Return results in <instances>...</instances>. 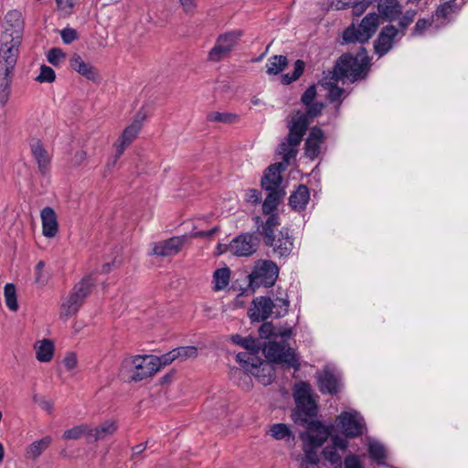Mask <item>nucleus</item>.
<instances>
[{"mask_svg": "<svg viewBox=\"0 0 468 468\" xmlns=\"http://www.w3.org/2000/svg\"><path fill=\"white\" fill-rule=\"evenodd\" d=\"M149 358L154 361L155 367H157V371H159L161 367H165L176 360L173 350L160 356H149Z\"/></svg>", "mask_w": 468, "mask_h": 468, "instance_id": "50", "label": "nucleus"}, {"mask_svg": "<svg viewBox=\"0 0 468 468\" xmlns=\"http://www.w3.org/2000/svg\"><path fill=\"white\" fill-rule=\"evenodd\" d=\"M229 56V52L225 48L218 39L215 46L210 49L207 55V60L211 62H218Z\"/></svg>", "mask_w": 468, "mask_h": 468, "instance_id": "46", "label": "nucleus"}, {"mask_svg": "<svg viewBox=\"0 0 468 468\" xmlns=\"http://www.w3.org/2000/svg\"><path fill=\"white\" fill-rule=\"evenodd\" d=\"M243 35L244 32L241 29H236L220 34L217 39L230 54L237 48Z\"/></svg>", "mask_w": 468, "mask_h": 468, "instance_id": "34", "label": "nucleus"}, {"mask_svg": "<svg viewBox=\"0 0 468 468\" xmlns=\"http://www.w3.org/2000/svg\"><path fill=\"white\" fill-rule=\"evenodd\" d=\"M335 425L333 423H325L324 421V442L326 439L331 436L332 447L334 450H340L342 452H346L348 448L347 438L341 437L338 434L332 435L333 431L335 430Z\"/></svg>", "mask_w": 468, "mask_h": 468, "instance_id": "33", "label": "nucleus"}, {"mask_svg": "<svg viewBox=\"0 0 468 468\" xmlns=\"http://www.w3.org/2000/svg\"><path fill=\"white\" fill-rule=\"evenodd\" d=\"M61 38L65 44H70L78 39V33L75 29L66 27L60 32Z\"/></svg>", "mask_w": 468, "mask_h": 468, "instance_id": "59", "label": "nucleus"}, {"mask_svg": "<svg viewBox=\"0 0 468 468\" xmlns=\"http://www.w3.org/2000/svg\"><path fill=\"white\" fill-rule=\"evenodd\" d=\"M292 398L295 407L292 410L291 418L296 425L306 428L299 434L303 452L300 467H318L320 457L317 450L322 447V420H314L317 416L318 405L314 399L311 385L305 381L294 383Z\"/></svg>", "mask_w": 468, "mask_h": 468, "instance_id": "1", "label": "nucleus"}, {"mask_svg": "<svg viewBox=\"0 0 468 468\" xmlns=\"http://www.w3.org/2000/svg\"><path fill=\"white\" fill-rule=\"evenodd\" d=\"M69 66L89 80L96 81L99 78L98 70L91 64L85 62L79 54L72 55Z\"/></svg>", "mask_w": 468, "mask_h": 468, "instance_id": "23", "label": "nucleus"}, {"mask_svg": "<svg viewBox=\"0 0 468 468\" xmlns=\"http://www.w3.org/2000/svg\"><path fill=\"white\" fill-rule=\"evenodd\" d=\"M90 425L83 423L80 425H76L70 429L66 430L62 434V439L64 440H79L82 436H85L87 443H89V433Z\"/></svg>", "mask_w": 468, "mask_h": 468, "instance_id": "40", "label": "nucleus"}, {"mask_svg": "<svg viewBox=\"0 0 468 468\" xmlns=\"http://www.w3.org/2000/svg\"><path fill=\"white\" fill-rule=\"evenodd\" d=\"M5 300L6 306L13 312L18 310L16 290L13 283H6L5 286Z\"/></svg>", "mask_w": 468, "mask_h": 468, "instance_id": "45", "label": "nucleus"}, {"mask_svg": "<svg viewBox=\"0 0 468 468\" xmlns=\"http://www.w3.org/2000/svg\"><path fill=\"white\" fill-rule=\"evenodd\" d=\"M259 328V335L261 339H267L271 336L276 337V326L271 322H265Z\"/></svg>", "mask_w": 468, "mask_h": 468, "instance_id": "55", "label": "nucleus"}, {"mask_svg": "<svg viewBox=\"0 0 468 468\" xmlns=\"http://www.w3.org/2000/svg\"><path fill=\"white\" fill-rule=\"evenodd\" d=\"M328 80V81H324V90L327 91L325 97L331 103L335 104L336 112H338L346 90L337 85L339 81Z\"/></svg>", "mask_w": 468, "mask_h": 468, "instance_id": "30", "label": "nucleus"}, {"mask_svg": "<svg viewBox=\"0 0 468 468\" xmlns=\"http://www.w3.org/2000/svg\"><path fill=\"white\" fill-rule=\"evenodd\" d=\"M290 302L287 299L276 298L274 301L273 314L275 317H282L288 313Z\"/></svg>", "mask_w": 468, "mask_h": 468, "instance_id": "54", "label": "nucleus"}, {"mask_svg": "<svg viewBox=\"0 0 468 468\" xmlns=\"http://www.w3.org/2000/svg\"><path fill=\"white\" fill-rule=\"evenodd\" d=\"M316 86H309L301 97L302 103L305 106L306 115L310 118H315L322 112V102L314 101L316 97Z\"/></svg>", "mask_w": 468, "mask_h": 468, "instance_id": "21", "label": "nucleus"}, {"mask_svg": "<svg viewBox=\"0 0 468 468\" xmlns=\"http://www.w3.org/2000/svg\"><path fill=\"white\" fill-rule=\"evenodd\" d=\"M261 239L257 233H241L229 244V251L239 257H250L254 254Z\"/></svg>", "mask_w": 468, "mask_h": 468, "instance_id": "10", "label": "nucleus"}, {"mask_svg": "<svg viewBox=\"0 0 468 468\" xmlns=\"http://www.w3.org/2000/svg\"><path fill=\"white\" fill-rule=\"evenodd\" d=\"M30 152L37 165L38 172L42 176L48 174L50 170L51 157L49 156L43 143L38 138L29 140Z\"/></svg>", "mask_w": 468, "mask_h": 468, "instance_id": "16", "label": "nucleus"}, {"mask_svg": "<svg viewBox=\"0 0 468 468\" xmlns=\"http://www.w3.org/2000/svg\"><path fill=\"white\" fill-rule=\"evenodd\" d=\"M0 41V103L5 106L9 100L10 86L21 40L12 37V34L2 33Z\"/></svg>", "mask_w": 468, "mask_h": 468, "instance_id": "3", "label": "nucleus"}, {"mask_svg": "<svg viewBox=\"0 0 468 468\" xmlns=\"http://www.w3.org/2000/svg\"><path fill=\"white\" fill-rule=\"evenodd\" d=\"M343 372L329 364L324 366V394L327 393L337 399L345 389Z\"/></svg>", "mask_w": 468, "mask_h": 468, "instance_id": "13", "label": "nucleus"}, {"mask_svg": "<svg viewBox=\"0 0 468 468\" xmlns=\"http://www.w3.org/2000/svg\"><path fill=\"white\" fill-rule=\"evenodd\" d=\"M176 359H180L181 361L186 360L187 358H195L197 356V348L193 346H180L173 349Z\"/></svg>", "mask_w": 468, "mask_h": 468, "instance_id": "48", "label": "nucleus"}, {"mask_svg": "<svg viewBox=\"0 0 468 468\" xmlns=\"http://www.w3.org/2000/svg\"><path fill=\"white\" fill-rule=\"evenodd\" d=\"M145 114L142 112H137L133 122L127 126L120 135L118 139L125 142L128 144H131L132 142L137 137L139 132L142 129L143 122L145 120Z\"/></svg>", "mask_w": 468, "mask_h": 468, "instance_id": "29", "label": "nucleus"}, {"mask_svg": "<svg viewBox=\"0 0 468 468\" xmlns=\"http://www.w3.org/2000/svg\"><path fill=\"white\" fill-rule=\"evenodd\" d=\"M52 438L50 436H46L40 440L35 441L27 448V458L36 460L49 447Z\"/></svg>", "mask_w": 468, "mask_h": 468, "instance_id": "37", "label": "nucleus"}, {"mask_svg": "<svg viewBox=\"0 0 468 468\" xmlns=\"http://www.w3.org/2000/svg\"><path fill=\"white\" fill-rule=\"evenodd\" d=\"M324 460H327L334 468H342V457L334 448H324Z\"/></svg>", "mask_w": 468, "mask_h": 468, "instance_id": "49", "label": "nucleus"}, {"mask_svg": "<svg viewBox=\"0 0 468 468\" xmlns=\"http://www.w3.org/2000/svg\"><path fill=\"white\" fill-rule=\"evenodd\" d=\"M218 231H219V227L216 226V227H214L213 229H211L209 230H201V231L194 232V233L191 234V236L193 238H207V239H210Z\"/></svg>", "mask_w": 468, "mask_h": 468, "instance_id": "63", "label": "nucleus"}, {"mask_svg": "<svg viewBox=\"0 0 468 468\" xmlns=\"http://www.w3.org/2000/svg\"><path fill=\"white\" fill-rule=\"evenodd\" d=\"M207 120L208 122L233 124L239 121V115L232 112H211L207 114Z\"/></svg>", "mask_w": 468, "mask_h": 468, "instance_id": "42", "label": "nucleus"}, {"mask_svg": "<svg viewBox=\"0 0 468 468\" xmlns=\"http://www.w3.org/2000/svg\"><path fill=\"white\" fill-rule=\"evenodd\" d=\"M42 233L46 238H54L58 232V218L55 210L45 207L40 212Z\"/></svg>", "mask_w": 468, "mask_h": 468, "instance_id": "19", "label": "nucleus"}, {"mask_svg": "<svg viewBox=\"0 0 468 468\" xmlns=\"http://www.w3.org/2000/svg\"><path fill=\"white\" fill-rule=\"evenodd\" d=\"M66 54L58 48H51L48 53V61L53 66H58L60 59L64 58Z\"/></svg>", "mask_w": 468, "mask_h": 468, "instance_id": "57", "label": "nucleus"}, {"mask_svg": "<svg viewBox=\"0 0 468 468\" xmlns=\"http://www.w3.org/2000/svg\"><path fill=\"white\" fill-rule=\"evenodd\" d=\"M335 425L348 439L358 438L367 431L365 418L356 410L342 411L336 417Z\"/></svg>", "mask_w": 468, "mask_h": 468, "instance_id": "9", "label": "nucleus"}, {"mask_svg": "<svg viewBox=\"0 0 468 468\" xmlns=\"http://www.w3.org/2000/svg\"><path fill=\"white\" fill-rule=\"evenodd\" d=\"M465 1H462L461 3H457L456 0H448L441 5H439L434 11L433 17L437 19H443L444 21L451 22L452 21V16L458 15Z\"/></svg>", "mask_w": 468, "mask_h": 468, "instance_id": "25", "label": "nucleus"}, {"mask_svg": "<svg viewBox=\"0 0 468 468\" xmlns=\"http://www.w3.org/2000/svg\"><path fill=\"white\" fill-rule=\"evenodd\" d=\"M280 225L279 216L273 215L267 218L262 231L263 242L266 246L271 247L273 253L282 258L291 254L293 249V239L288 228H282L278 235L274 229Z\"/></svg>", "mask_w": 468, "mask_h": 468, "instance_id": "4", "label": "nucleus"}, {"mask_svg": "<svg viewBox=\"0 0 468 468\" xmlns=\"http://www.w3.org/2000/svg\"><path fill=\"white\" fill-rule=\"evenodd\" d=\"M370 459L378 465L386 464L387 451L383 444L374 441L368 444Z\"/></svg>", "mask_w": 468, "mask_h": 468, "instance_id": "39", "label": "nucleus"}, {"mask_svg": "<svg viewBox=\"0 0 468 468\" xmlns=\"http://www.w3.org/2000/svg\"><path fill=\"white\" fill-rule=\"evenodd\" d=\"M233 343L244 347L248 351L259 353L261 349V343L253 337H242L239 335H232Z\"/></svg>", "mask_w": 468, "mask_h": 468, "instance_id": "41", "label": "nucleus"}, {"mask_svg": "<svg viewBox=\"0 0 468 468\" xmlns=\"http://www.w3.org/2000/svg\"><path fill=\"white\" fill-rule=\"evenodd\" d=\"M305 69V62L302 59H297L294 63V69L292 75L298 80L303 75Z\"/></svg>", "mask_w": 468, "mask_h": 468, "instance_id": "64", "label": "nucleus"}, {"mask_svg": "<svg viewBox=\"0 0 468 468\" xmlns=\"http://www.w3.org/2000/svg\"><path fill=\"white\" fill-rule=\"evenodd\" d=\"M378 11L379 17L393 22L402 14V5L398 0H378Z\"/></svg>", "mask_w": 468, "mask_h": 468, "instance_id": "20", "label": "nucleus"}, {"mask_svg": "<svg viewBox=\"0 0 468 468\" xmlns=\"http://www.w3.org/2000/svg\"><path fill=\"white\" fill-rule=\"evenodd\" d=\"M156 372L157 367L149 356H135L122 361L120 376L127 382H140Z\"/></svg>", "mask_w": 468, "mask_h": 468, "instance_id": "5", "label": "nucleus"}, {"mask_svg": "<svg viewBox=\"0 0 468 468\" xmlns=\"http://www.w3.org/2000/svg\"><path fill=\"white\" fill-rule=\"evenodd\" d=\"M322 142V129L314 127L305 142V152L309 156H315L319 153V143Z\"/></svg>", "mask_w": 468, "mask_h": 468, "instance_id": "35", "label": "nucleus"}, {"mask_svg": "<svg viewBox=\"0 0 468 468\" xmlns=\"http://www.w3.org/2000/svg\"><path fill=\"white\" fill-rule=\"evenodd\" d=\"M399 30L393 25H388L381 28L377 39L374 41V51L378 57L386 55L393 47L394 39Z\"/></svg>", "mask_w": 468, "mask_h": 468, "instance_id": "15", "label": "nucleus"}, {"mask_svg": "<svg viewBox=\"0 0 468 468\" xmlns=\"http://www.w3.org/2000/svg\"><path fill=\"white\" fill-rule=\"evenodd\" d=\"M257 353L252 351L250 352H239L236 356L237 362L244 367L247 371L250 372V369L252 367V364L256 363L260 357L256 356Z\"/></svg>", "mask_w": 468, "mask_h": 468, "instance_id": "47", "label": "nucleus"}, {"mask_svg": "<svg viewBox=\"0 0 468 468\" xmlns=\"http://www.w3.org/2000/svg\"><path fill=\"white\" fill-rule=\"evenodd\" d=\"M84 300L76 292L71 290L69 297L61 303L59 317L67 320L75 315L84 303Z\"/></svg>", "mask_w": 468, "mask_h": 468, "instance_id": "26", "label": "nucleus"}, {"mask_svg": "<svg viewBox=\"0 0 468 468\" xmlns=\"http://www.w3.org/2000/svg\"><path fill=\"white\" fill-rule=\"evenodd\" d=\"M63 364L68 370L75 368L77 365L76 355L72 352L68 353L63 359Z\"/></svg>", "mask_w": 468, "mask_h": 468, "instance_id": "61", "label": "nucleus"}, {"mask_svg": "<svg viewBox=\"0 0 468 468\" xmlns=\"http://www.w3.org/2000/svg\"><path fill=\"white\" fill-rule=\"evenodd\" d=\"M117 430V422L112 420H105L95 428L90 426L89 443L105 440L107 437L113 435Z\"/></svg>", "mask_w": 468, "mask_h": 468, "instance_id": "22", "label": "nucleus"}, {"mask_svg": "<svg viewBox=\"0 0 468 468\" xmlns=\"http://www.w3.org/2000/svg\"><path fill=\"white\" fill-rule=\"evenodd\" d=\"M293 147L294 146H292L291 144H289L288 141H287V144L282 143L279 145L278 154L282 155V161L281 163H285L286 167L288 166L290 160L292 157H294L295 154H297V151L295 149H293Z\"/></svg>", "mask_w": 468, "mask_h": 468, "instance_id": "51", "label": "nucleus"}, {"mask_svg": "<svg viewBox=\"0 0 468 468\" xmlns=\"http://www.w3.org/2000/svg\"><path fill=\"white\" fill-rule=\"evenodd\" d=\"M288 64L289 61L286 56L274 55L269 58V62L266 64V73L278 75L288 67Z\"/></svg>", "mask_w": 468, "mask_h": 468, "instance_id": "36", "label": "nucleus"}, {"mask_svg": "<svg viewBox=\"0 0 468 468\" xmlns=\"http://www.w3.org/2000/svg\"><path fill=\"white\" fill-rule=\"evenodd\" d=\"M130 144H126L125 142H123V141H122L120 139L117 140V143L115 144L116 153H115V155H114L112 161L108 163V165H107L108 168H110L111 166L115 165V164L117 163L118 159L122 156V154H123V152L125 151V149Z\"/></svg>", "mask_w": 468, "mask_h": 468, "instance_id": "58", "label": "nucleus"}, {"mask_svg": "<svg viewBox=\"0 0 468 468\" xmlns=\"http://www.w3.org/2000/svg\"><path fill=\"white\" fill-rule=\"evenodd\" d=\"M370 58L367 56V49L359 47L357 52L343 53L334 64L331 70L328 71L324 80L330 79L335 81H342L343 84L355 83L358 80H365L369 71Z\"/></svg>", "mask_w": 468, "mask_h": 468, "instance_id": "2", "label": "nucleus"}, {"mask_svg": "<svg viewBox=\"0 0 468 468\" xmlns=\"http://www.w3.org/2000/svg\"><path fill=\"white\" fill-rule=\"evenodd\" d=\"M5 22L7 24V27L3 33L12 34V37H17L18 40H21L24 27V21L22 19L21 13L17 10L9 11L5 16Z\"/></svg>", "mask_w": 468, "mask_h": 468, "instance_id": "27", "label": "nucleus"}, {"mask_svg": "<svg viewBox=\"0 0 468 468\" xmlns=\"http://www.w3.org/2000/svg\"><path fill=\"white\" fill-rule=\"evenodd\" d=\"M261 193L255 188L249 189V191L246 194V200L248 202H251L254 204H258L261 202Z\"/></svg>", "mask_w": 468, "mask_h": 468, "instance_id": "62", "label": "nucleus"}, {"mask_svg": "<svg viewBox=\"0 0 468 468\" xmlns=\"http://www.w3.org/2000/svg\"><path fill=\"white\" fill-rule=\"evenodd\" d=\"M270 431L271 436L276 440H294V435L292 434L289 427L284 423H275L271 425Z\"/></svg>", "mask_w": 468, "mask_h": 468, "instance_id": "44", "label": "nucleus"}, {"mask_svg": "<svg viewBox=\"0 0 468 468\" xmlns=\"http://www.w3.org/2000/svg\"><path fill=\"white\" fill-rule=\"evenodd\" d=\"M36 358L39 362H49L54 355V344L50 339H43L34 344Z\"/></svg>", "mask_w": 468, "mask_h": 468, "instance_id": "31", "label": "nucleus"}, {"mask_svg": "<svg viewBox=\"0 0 468 468\" xmlns=\"http://www.w3.org/2000/svg\"><path fill=\"white\" fill-rule=\"evenodd\" d=\"M95 284V279L91 274L84 276L79 282H77L72 290L76 292L84 301L90 295L91 289Z\"/></svg>", "mask_w": 468, "mask_h": 468, "instance_id": "38", "label": "nucleus"}, {"mask_svg": "<svg viewBox=\"0 0 468 468\" xmlns=\"http://www.w3.org/2000/svg\"><path fill=\"white\" fill-rule=\"evenodd\" d=\"M417 12L413 9L407 10L404 15L399 20V33L402 36L405 35V31L408 27L413 22Z\"/></svg>", "mask_w": 468, "mask_h": 468, "instance_id": "52", "label": "nucleus"}, {"mask_svg": "<svg viewBox=\"0 0 468 468\" xmlns=\"http://www.w3.org/2000/svg\"><path fill=\"white\" fill-rule=\"evenodd\" d=\"M250 373L253 375L263 385H269L275 379V370L273 365L260 358L252 364Z\"/></svg>", "mask_w": 468, "mask_h": 468, "instance_id": "18", "label": "nucleus"}, {"mask_svg": "<svg viewBox=\"0 0 468 468\" xmlns=\"http://www.w3.org/2000/svg\"><path fill=\"white\" fill-rule=\"evenodd\" d=\"M274 301L267 296L255 298L248 310L252 322L266 321L273 314Z\"/></svg>", "mask_w": 468, "mask_h": 468, "instance_id": "14", "label": "nucleus"}, {"mask_svg": "<svg viewBox=\"0 0 468 468\" xmlns=\"http://www.w3.org/2000/svg\"><path fill=\"white\" fill-rule=\"evenodd\" d=\"M285 195L286 193H282V191L268 192V195L262 203V213L267 215L268 218L273 215H278L275 211Z\"/></svg>", "mask_w": 468, "mask_h": 468, "instance_id": "32", "label": "nucleus"}, {"mask_svg": "<svg viewBox=\"0 0 468 468\" xmlns=\"http://www.w3.org/2000/svg\"><path fill=\"white\" fill-rule=\"evenodd\" d=\"M186 241V236H175L154 244L153 254L169 257L177 254Z\"/></svg>", "mask_w": 468, "mask_h": 468, "instance_id": "17", "label": "nucleus"}, {"mask_svg": "<svg viewBox=\"0 0 468 468\" xmlns=\"http://www.w3.org/2000/svg\"><path fill=\"white\" fill-rule=\"evenodd\" d=\"M261 348L267 358L266 361L271 365H281L285 369H299L300 362L294 350L284 342L270 341L268 344H261Z\"/></svg>", "mask_w": 468, "mask_h": 468, "instance_id": "7", "label": "nucleus"}, {"mask_svg": "<svg viewBox=\"0 0 468 468\" xmlns=\"http://www.w3.org/2000/svg\"><path fill=\"white\" fill-rule=\"evenodd\" d=\"M214 278V290L220 291L226 288L229 282L230 270L228 267L220 268L215 271Z\"/></svg>", "mask_w": 468, "mask_h": 468, "instance_id": "43", "label": "nucleus"}, {"mask_svg": "<svg viewBox=\"0 0 468 468\" xmlns=\"http://www.w3.org/2000/svg\"><path fill=\"white\" fill-rule=\"evenodd\" d=\"M55 79H56V74H55L54 69L48 66L42 65L40 68V73L36 78V80L40 83H43V82L51 83L55 80Z\"/></svg>", "mask_w": 468, "mask_h": 468, "instance_id": "53", "label": "nucleus"}, {"mask_svg": "<svg viewBox=\"0 0 468 468\" xmlns=\"http://www.w3.org/2000/svg\"><path fill=\"white\" fill-rule=\"evenodd\" d=\"M285 163H274L270 165L263 172L261 186L267 192L282 191L286 193L284 187L282 186L283 178L282 173L286 170Z\"/></svg>", "mask_w": 468, "mask_h": 468, "instance_id": "11", "label": "nucleus"}, {"mask_svg": "<svg viewBox=\"0 0 468 468\" xmlns=\"http://www.w3.org/2000/svg\"><path fill=\"white\" fill-rule=\"evenodd\" d=\"M279 275V268L275 262L268 260L258 261L248 275L249 287L254 292L261 286L269 288L274 285Z\"/></svg>", "mask_w": 468, "mask_h": 468, "instance_id": "8", "label": "nucleus"}, {"mask_svg": "<svg viewBox=\"0 0 468 468\" xmlns=\"http://www.w3.org/2000/svg\"><path fill=\"white\" fill-rule=\"evenodd\" d=\"M372 3L373 0H336L331 3L330 8L335 7L336 10L352 8V15L360 16Z\"/></svg>", "mask_w": 468, "mask_h": 468, "instance_id": "24", "label": "nucleus"}, {"mask_svg": "<svg viewBox=\"0 0 468 468\" xmlns=\"http://www.w3.org/2000/svg\"><path fill=\"white\" fill-rule=\"evenodd\" d=\"M378 26L379 16L375 12L369 13L363 17L357 27L352 23L343 31V43L363 45L374 36Z\"/></svg>", "mask_w": 468, "mask_h": 468, "instance_id": "6", "label": "nucleus"}, {"mask_svg": "<svg viewBox=\"0 0 468 468\" xmlns=\"http://www.w3.org/2000/svg\"><path fill=\"white\" fill-rule=\"evenodd\" d=\"M432 20L426 18H420L411 32L412 37H418L424 34V32L431 26Z\"/></svg>", "mask_w": 468, "mask_h": 468, "instance_id": "56", "label": "nucleus"}, {"mask_svg": "<svg viewBox=\"0 0 468 468\" xmlns=\"http://www.w3.org/2000/svg\"><path fill=\"white\" fill-rule=\"evenodd\" d=\"M345 468H363V465L357 455L350 453L345 458Z\"/></svg>", "mask_w": 468, "mask_h": 468, "instance_id": "60", "label": "nucleus"}, {"mask_svg": "<svg viewBox=\"0 0 468 468\" xmlns=\"http://www.w3.org/2000/svg\"><path fill=\"white\" fill-rule=\"evenodd\" d=\"M314 118H310L306 115V112H303L300 110L295 111L294 115L292 118V122L288 124L289 133L287 141L292 146H297L301 144L305 132L308 129L309 124L314 121Z\"/></svg>", "mask_w": 468, "mask_h": 468, "instance_id": "12", "label": "nucleus"}, {"mask_svg": "<svg viewBox=\"0 0 468 468\" xmlns=\"http://www.w3.org/2000/svg\"><path fill=\"white\" fill-rule=\"evenodd\" d=\"M310 199L309 189L305 185H299L289 197V206L293 210L303 211Z\"/></svg>", "mask_w": 468, "mask_h": 468, "instance_id": "28", "label": "nucleus"}]
</instances>
